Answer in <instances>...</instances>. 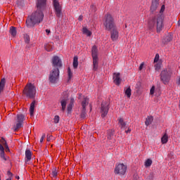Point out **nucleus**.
Instances as JSON below:
<instances>
[{
	"mask_svg": "<svg viewBox=\"0 0 180 180\" xmlns=\"http://www.w3.org/2000/svg\"><path fill=\"white\" fill-rule=\"evenodd\" d=\"M73 68L75 70H77L78 68V56H75L73 58Z\"/></svg>",
	"mask_w": 180,
	"mask_h": 180,
	"instance_id": "bb28decb",
	"label": "nucleus"
},
{
	"mask_svg": "<svg viewBox=\"0 0 180 180\" xmlns=\"http://www.w3.org/2000/svg\"><path fill=\"white\" fill-rule=\"evenodd\" d=\"M159 60H160V55L157 53L154 58V63H158Z\"/></svg>",
	"mask_w": 180,
	"mask_h": 180,
	"instance_id": "58836bf2",
	"label": "nucleus"
},
{
	"mask_svg": "<svg viewBox=\"0 0 180 180\" xmlns=\"http://www.w3.org/2000/svg\"><path fill=\"white\" fill-rule=\"evenodd\" d=\"M155 92V86H153L150 90V95H154Z\"/></svg>",
	"mask_w": 180,
	"mask_h": 180,
	"instance_id": "c9c22d12",
	"label": "nucleus"
},
{
	"mask_svg": "<svg viewBox=\"0 0 180 180\" xmlns=\"http://www.w3.org/2000/svg\"><path fill=\"white\" fill-rule=\"evenodd\" d=\"M6 180H12L11 179H6Z\"/></svg>",
	"mask_w": 180,
	"mask_h": 180,
	"instance_id": "bf43d9fd",
	"label": "nucleus"
},
{
	"mask_svg": "<svg viewBox=\"0 0 180 180\" xmlns=\"http://www.w3.org/2000/svg\"><path fill=\"white\" fill-rule=\"evenodd\" d=\"M0 151H1V153H0L1 158H2V160H4V161H8V160H9V157L5 156V148L1 143H0Z\"/></svg>",
	"mask_w": 180,
	"mask_h": 180,
	"instance_id": "dca6fc26",
	"label": "nucleus"
},
{
	"mask_svg": "<svg viewBox=\"0 0 180 180\" xmlns=\"http://www.w3.org/2000/svg\"><path fill=\"white\" fill-rule=\"evenodd\" d=\"M15 178H16V179H20L19 176H15Z\"/></svg>",
	"mask_w": 180,
	"mask_h": 180,
	"instance_id": "6e6d98bb",
	"label": "nucleus"
},
{
	"mask_svg": "<svg viewBox=\"0 0 180 180\" xmlns=\"http://www.w3.org/2000/svg\"><path fill=\"white\" fill-rule=\"evenodd\" d=\"M130 131H131V129H128L127 131H126V133H130Z\"/></svg>",
	"mask_w": 180,
	"mask_h": 180,
	"instance_id": "864d4df0",
	"label": "nucleus"
},
{
	"mask_svg": "<svg viewBox=\"0 0 180 180\" xmlns=\"http://www.w3.org/2000/svg\"><path fill=\"white\" fill-rule=\"evenodd\" d=\"M171 77H172V69L171 68H167L162 70L160 73V80L163 84H168L171 79Z\"/></svg>",
	"mask_w": 180,
	"mask_h": 180,
	"instance_id": "39448f33",
	"label": "nucleus"
},
{
	"mask_svg": "<svg viewBox=\"0 0 180 180\" xmlns=\"http://www.w3.org/2000/svg\"><path fill=\"white\" fill-rule=\"evenodd\" d=\"M46 138V134H43L42 136L40 139V143H41Z\"/></svg>",
	"mask_w": 180,
	"mask_h": 180,
	"instance_id": "a18cd8bd",
	"label": "nucleus"
},
{
	"mask_svg": "<svg viewBox=\"0 0 180 180\" xmlns=\"http://www.w3.org/2000/svg\"><path fill=\"white\" fill-rule=\"evenodd\" d=\"M124 92L125 96L127 97L129 99L131 98V88H130V86L124 88Z\"/></svg>",
	"mask_w": 180,
	"mask_h": 180,
	"instance_id": "a211bd4d",
	"label": "nucleus"
},
{
	"mask_svg": "<svg viewBox=\"0 0 180 180\" xmlns=\"http://www.w3.org/2000/svg\"><path fill=\"white\" fill-rule=\"evenodd\" d=\"M25 115L22 114L17 115V123L14 126V131H16V130H19L20 127H22V125L23 124V122H25Z\"/></svg>",
	"mask_w": 180,
	"mask_h": 180,
	"instance_id": "ddd939ff",
	"label": "nucleus"
},
{
	"mask_svg": "<svg viewBox=\"0 0 180 180\" xmlns=\"http://www.w3.org/2000/svg\"><path fill=\"white\" fill-rule=\"evenodd\" d=\"M89 103V98L88 97H83V100L82 101V113H81V117L82 119H84V117H86V106H88V104Z\"/></svg>",
	"mask_w": 180,
	"mask_h": 180,
	"instance_id": "9b49d317",
	"label": "nucleus"
},
{
	"mask_svg": "<svg viewBox=\"0 0 180 180\" xmlns=\"http://www.w3.org/2000/svg\"><path fill=\"white\" fill-rule=\"evenodd\" d=\"M172 40V35H167L165 38V43H169V41H171Z\"/></svg>",
	"mask_w": 180,
	"mask_h": 180,
	"instance_id": "7c9ffc66",
	"label": "nucleus"
},
{
	"mask_svg": "<svg viewBox=\"0 0 180 180\" xmlns=\"http://www.w3.org/2000/svg\"><path fill=\"white\" fill-rule=\"evenodd\" d=\"M60 78V70L58 68H53L51 70L49 74V82L51 84H56Z\"/></svg>",
	"mask_w": 180,
	"mask_h": 180,
	"instance_id": "0eeeda50",
	"label": "nucleus"
},
{
	"mask_svg": "<svg viewBox=\"0 0 180 180\" xmlns=\"http://www.w3.org/2000/svg\"><path fill=\"white\" fill-rule=\"evenodd\" d=\"M101 117H105L106 115H108V112H109V103L108 102H103L101 103Z\"/></svg>",
	"mask_w": 180,
	"mask_h": 180,
	"instance_id": "4468645a",
	"label": "nucleus"
},
{
	"mask_svg": "<svg viewBox=\"0 0 180 180\" xmlns=\"http://www.w3.org/2000/svg\"><path fill=\"white\" fill-rule=\"evenodd\" d=\"M91 56L93 58V70L98 71L99 58H98V48L96 46H94L91 48Z\"/></svg>",
	"mask_w": 180,
	"mask_h": 180,
	"instance_id": "423d86ee",
	"label": "nucleus"
},
{
	"mask_svg": "<svg viewBox=\"0 0 180 180\" xmlns=\"http://www.w3.org/2000/svg\"><path fill=\"white\" fill-rule=\"evenodd\" d=\"M91 9H92L93 12H96V6L94 4L91 6Z\"/></svg>",
	"mask_w": 180,
	"mask_h": 180,
	"instance_id": "ea45409f",
	"label": "nucleus"
},
{
	"mask_svg": "<svg viewBox=\"0 0 180 180\" xmlns=\"http://www.w3.org/2000/svg\"><path fill=\"white\" fill-rule=\"evenodd\" d=\"M116 141V140H114V143Z\"/></svg>",
	"mask_w": 180,
	"mask_h": 180,
	"instance_id": "052dcab7",
	"label": "nucleus"
},
{
	"mask_svg": "<svg viewBox=\"0 0 180 180\" xmlns=\"http://www.w3.org/2000/svg\"><path fill=\"white\" fill-rule=\"evenodd\" d=\"M127 171V166L124 165L123 163H120L115 166V173L118 175H124Z\"/></svg>",
	"mask_w": 180,
	"mask_h": 180,
	"instance_id": "1a4fd4ad",
	"label": "nucleus"
},
{
	"mask_svg": "<svg viewBox=\"0 0 180 180\" xmlns=\"http://www.w3.org/2000/svg\"><path fill=\"white\" fill-rule=\"evenodd\" d=\"M55 39H56V40H60V37L56 36V37H55Z\"/></svg>",
	"mask_w": 180,
	"mask_h": 180,
	"instance_id": "603ef678",
	"label": "nucleus"
},
{
	"mask_svg": "<svg viewBox=\"0 0 180 180\" xmlns=\"http://www.w3.org/2000/svg\"><path fill=\"white\" fill-rule=\"evenodd\" d=\"M177 84L178 85H180V77L178 79Z\"/></svg>",
	"mask_w": 180,
	"mask_h": 180,
	"instance_id": "3c124183",
	"label": "nucleus"
},
{
	"mask_svg": "<svg viewBox=\"0 0 180 180\" xmlns=\"http://www.w3.org/2000/svg\"><path fill=\"white\" fill-rule=\"evenodd\" d=\"M47 5V0H37V10L32 13V14L28 17L26 20V25L27 27H34V25H39L43 22L44 19V13L43 11L46 9Z\"/></svg>",
	"mask_w": 180,
	"mask_h": 180,
	"instance_id": "f257e3e1",
	"label": "nucleus"
},
{
	"mask_svg": "<svg viewBox=\"0 0 180 180\" xmlns=\"http://www.w3.org/2000/svg\"><path fill=\"white\" fill-rule=\"evenodd\" d=\"M8 175H12V173L11 172H8Z\"/></svg>",
	"mask_w": 180,
	"mask_h": 180,
	"instance_id": "5fc2aeb1",
	"label": "nucleus"
},
{
	"mask_svg": "<svg viewBox=\"0 0 180 180\" xmlns=\"http://www.w3.org/2000/svg\"><path fill=\"white\" fill-rule=\"evenodd\" d=\"M0 142L1 143V144H2L3 146H4V147L6 146H8V143H6V140H5V139H4V138H1V139Z\"/></svg>",
	"mask_w": 180,
	"mask_h": 180,
	"instance_id": "72a5a7b5",
	"label": "nucleus"
},
{
	"mask_svg": "<svg viewBox=\"0 0 180 180\" xmlns=\"http://www.w3.org/2000/svg\"><path fill=\"white\" fill-rule=\"evenodd\" d=\"M118 123L119 124H120L121 129L126 127V122H124V120H123V118H119Z\"/></svg>",
	"mask_w": 180,
	"mask_h": 180,
	"instance_id": "c85d7f7f",
	"label": "nucleus"
},
{
	"mask_svg": "<svg viewBox=\"0 0 180 180\" xmlns=\"http://www.w3.org/2000/svg\"><path fill=\"white\" fill-rule=\"evenodd\" d=\"M82 32L84 34H86L89 37L92 36V32L86 28V27H84L82 29Z\"/></svg>",
	"mask_w": 180,
	"mask_h": 180,
	"instance_id": "393cba45",
	"label": "nucleus"
},
{
	"mask_svg": "<svg viewBox=\"0 0 180 180\" xmlns=\"http://www.w3.org/2000/svg\"><path fill=\"white\" fill-rule=\"evenodd\" d=\"M157 8H158V0H155L152 2L150 12H155V11H157Z\"/></svg>",
	"mask_w": 180,
	"mask_h": 180,
	"instance_id": "6ab92c4d",
	"label": "nucleus"
},
{
	"mask_svg": "<svg viewBox=\"0 0 180 180\" xmlns=\"http://www.w3.org/2000/svg\"><path fill=\"white\" fill-rule=\"evenodd\" d=\"M162 144H167L168 143V134L165 133L161 138Z\"/></svg>",
	"mask_w": 180,
	"mask_h": 180,
	"instance_id": "5701e85b",
	"label": "nucleus"
},
{
	"mask_svg": "<svg viewBox=\"0 0 180 180\" xmlns=\"http://www.w3.org/2000/svg\"><path fill=\"white\" fill-rule=\"evenodd\" d=\"M132 180H140V177H139V175L134 174Z\"/></svg>",
	"mask_w": 180,
	"mask_h": 180,
	"instance_id": "79ce46f5",
	"label": "nucleus"
},
{
	"mask_svg": "<svg viewBox=\"0 0 180 180\" xmlns=\"http://www.w3.org/2000/svg\"><path fill=\"white\" fill-rule=\"evenodd\" d=\"M36 105V101H34L32 102V103L30 104V116H33L34 113V106Z\"/></svg>",
	"mask_w": 180,
	"mask_h": 180,
	"instance_id": "aec40b11",
	"label": "nucleus"
},
{
	"mask_svg": "<svg viewBox=\"0 0 180 180\" xmlns=\"http://www.w3.org/2000/svg\"><path fill=\"white\" fill-rule=\"evenodd\" d=\"M114 133H115V131L113 129H109L108 131H107L108 140H112V139H113Z\"/></svg>",
	"mask_w": 180,
	"mask_h": 180,
	"instance_id": "412c9836",
	"label": "nucleus"
},
{
	"mask_svg": "<svg viewBox=\"0 0 180 180\" xmlns=\"http://www.w3.org/2000/svg\"><path fill=\"white\" fill-rule=\"evenodd\" d=\"M68 113H70V112H71V110H72V103H70L68 105Z\"/></svg>",
	"mask_w": 180,
	"mask_h": 180,
	"instance_id": "e433bc0d",
	"label": "nucleus"
},
{
	"mask_svg": "<svg viewBox=\"0 0 180 180\" xmlns=\"http://www.w3.org/2000/svg\"><path fill=\"white\" fill-rule=\"evenodd\" d=\"M81 96H82V94L79 95V98H81Z\"/></svg>",
	"mask_w": 180,
	"mask_h": 180,
	"instance_id": "13d9d810",
	"label": "nucleus"
},
{
	"mask_svg": "<svg viewBox=\"0 0 180 180\" xmlns=\"http://www.w3.org/2000/svg\"><path fill=\"white\" fill-rule=\"evenodd\" d=\"M53 8L57 18H60L63 13V7L58 0H53Z\"/></svg>",
	"mask_w": 180,
	"mask_h": 180,
	"instance_id": "9d476101",
	"label": "nucleus"
},
{
	"mask_svg": "<svg viewBox=\"0 0 180 180\" xmlns=\"http://www.w3.org/2000/svg\"><path fill=\"white\" fill-rule=\"evenodd\" d=\"M57 174H58L57 169H53V171H52V173H51V176L53 178H56V176H57Z\"/></svg>",
	"mask_w": 180,
	"mask_h": 180,
	"instance_id": "f704fd0d",
	"label": "nucleus"
},
{
	"mask_svg": "<svg viewBox=\"0 0 180 180\" xmlns=\"http://www.w3.org/2000/svg\"><path fill=\"white\" fill-rule=\"evenodd\" d=\"M143 68H144V63H141L139 70V71H141V70H143Z\"/></svg>",
	"mask_w": 180,
	"mask_h": 180,
	"instance_id": "37998d69",
	"label": "nucleus"
},
{
	"mask_svg": "<svg viewBox=\"0 0 180 180\" xmlns=\"http://www.w3.org/2000/svg\"><path fill=\"white\" fill-rule=\"evenodd\" d=\"M6 148V151L8 152L9 151V146H8V145H6V146H4Z\"/></svg>",
	"mask_w": 180,
	"mask_h": 180,
	"instance_id": "09e8293b",
	"label": "nucleus"
},
{
	"mask_svg": "<svg viewBox=\"0 0 180 180\" xmlns=\"http://www.w3.org/2000/svg\"><path fill=\"white\" fill-rule=\"evenodd\" d=\"M164 11H165V6L162 5L160 9V13L164 12Z\"/></svg>",
	"mask_w": 180,
	"mask_h": 180,
	"instance_id": "49530a36",
	"label": "nucleus"
},
{
	"mask_svg": "<svg viewBox=\"0 0 180 180\" xmlns=\"http://www.w3.org/2000/svg\"><path fill=\"white\" fill-rule=\"evenodd\" d=\"M155 69L156 71H160L161 70V63H158L155 65Z\"/></svg>",
	"mask_w": 180,
	"mask_h": 180,
	"instance_id": "473e14b6",
	"label": "nucleus"
},
{
	"mask_svg": "<svg viewBox=\"0 0 180 180\" xmlns=\"http://www.w3.org/2000/svg\"><path fill=\"white\" fill-rule=\"evenodd\" d=\"M67 102H68V92L64 91L60 98V105L62 106V111L65 112L67 108Z\"/></svg>",
	"mask_w": 180,
	"mask_h": 180,
	"instance_id": "f8f14e48",
	"label": "nucleus"
},
{
	"mask_svg": "<svg viewBox=\"0 0 180 180\" xmlns=\"http://www.w3.org/2000/svg\"><path fill=\"white\" fill-rule=\"evenodd\" d=\"M9 33L13 36V37H15V36H16V27H10V30H9Z\"/></svg>",
	"mask_w": 180,
	"mask_h": 180,
	"instance_id": "cd10ccee",
	"label": "nucleus"
},
{
	"mask_svg": "<svg viewBox=\"0 0 180 180\" xmlns=\"http://www.w3.org/2000/svg\"><path fill=\"white\" fill-rule=\"evenodd\" d=\"M112 79L115 85H117V86L120 85V82H122V79H120V73L119 72L113 73Z\"/></svg>",
	"mask_w": 180,
	"mask_h": 180,
	"instance_id": "2eb2a0df",
	"label": "nucleus"
},
{
	"mask_svg": "<svg viewBox=\"0 0 180 180\" xmlns=\"http://www.w3.org/2000/svg\"><path fill=\"white\" fill-rule=\"evenodd\" d=\"M46 34H50L51 32L50 30H46Z\"/></svg>",
	"mask_w": 180,
	"mask_h": 180,
	"instance_id": "8fccbe9b",
	"label": "nucleus"
},
{
	"mask_svg": "<svg viewBox=\"0 0 180 180\" xmlns=\"http://www.w3.org/2000/svg\"><path fill=\"white\" fill-rule=\"evenodd\" d=\"M36 86L32 83H27L22 91L23 95L30 99H33L36 96Z\"/></svg>",
	"mask_w": 180,
	"mask_h": 180,
	"instance_id": "20e7f679",
	"label": "nucleus"
},
{
	"mask_svg": "<svg viewBox=\"0 0 180 180\" xmlns=\"http://www.w3.org/2000/svg\"><path fill=\"white\" fill-rule=\"evenodd\" d=\"M104 26L105 30H108L110 33V39L112 41H117L119 40V27L115 24V20L112 15L107 14L105 15V20L104 22Z\"/></svg>",
	"mask_w": 180,
	"mask_h": 180,
	"instance_id": "f03ea898",
	"label": "nucleus"
},
{
	"mask_svg": "<svg viewBox=\"0 0 180 180\" xmlns=\"http://www.w3.org/2000/svg\"><path fill=\"white\" fill-rule=\"evenodd\" d=\"M25 164H27L30 160H32V151L30 150L27 149L25 150Z\"/></svg>",
	"mask_w": 180,
	"mask_h": 180,
	"instance_id": "f3484780",
	"label": "nucleus"
},
{
	"mask_svg": "<svg viewBox=\"0 0 180 180\" xmlns=\"http://www.w3.org/2000/svg\"><path fill=\"white\" fill-rule=\"evenodd\" d=\"M156 27L157 33H161L164 29V18L162 15H156L150 19L148 22V28L149 30H154Z\"/></svg>",
	"mask_w": 180,
	"mask_h": 180,
	"instance_id": "7ed1b4c3",
	"label": "nucleus"
},
{
	"mask_svg": "<svg viewBox=\"0 0 180 180\" xmlns=\"http://www.w3.org/2000/svg\"><path fill=\"white\" fill-rule=\"evenodd\" d=\"M178 24H179V26H180V19H179V20L178 22Z\"/></svg>",
	"mask_w": 180,
	"mask_h": 180,
	"instance_id": "4d7b16f0",
	"label": "nucleus"
},
{
	"mask_svg": "<svg viewBox=\"0 0 180 180\" xmlns=\"http://www.w3.org/2000/svg\"><path fill=\"white\" fill-rule=\"evenodd\" d=\"M68 79H71L72 78V72L71 71V68H68Z\"/></svg>",
	"mask_w": 180,
	"mask_h": 180,
	"instance_id": "2f4dec72",
	"label": "nucleus"
},
{
	"mask_svg": "<svg viewBox=\"0 0 180 180\" xmlns=\"http://www.w3.org/2000/svg\"><path fill=\"white\" fill-rule=\"evenodd\" d=\"M44 49L46 51H53V44H46L44 46Z\"/></svg>",
	"mask_w": 180,
	"mask_h": 180,
	"instance_id": "a878e982",
	"label": "nucleus"
},
{
	"mask_svg": "<svg viewBox=\"0 0 180 180\" xmlns=\"http://www.w3.org/2000/svg\"><path fill=\"white\" fill-rule=\"evenodd\" d=\"M84 19V16L82 15H79L78 18V20H79L81 22V20H82Z\"/></svg>",
	"mask_w": 180,
	"mask_h": 180,
	"instance_id": "de8ad7c7",
	"label": "nucleus"
},
{
	"mask_svg": "<svg viewBox=\"0 0 180 180\" xmlns=\"http://www.w3.org/2000/svg\"><path fill=\"white\" fill-rule=\"evenodd\" d=\"M25 43H29L30 41V38L29 37V36H26L25 38Z\"/></svg>",
	"mask_w": 180,
	"mask_h": 180,
	"instance_id": "a19ab883",
	"label": "nucleus"
},
{
	"mask_svg": "<svg viewBox=\"0 0 180 180\" xmlns=\"http://www.w3.org/2000/svg\"><path fill=\"white\" fill-rule=\"evenodd\" d=\"M51 64L53 68H57L58 70H60V68L63 67V61H61L60 57L57 56H54L53 57H52Z\"/></svg>",
	"mask_w": 180,
	"mask_h": 180,
	"instance_id": "6e6552de",
	"label": "nucleus"
},
{
	"mask_svg": "<svg viewBox=\"0 0 180 180\" xmlns=\"http://www.w3.org/2000/svg\"><path fill=\"white\" fill-rule=\"evenodd\" d=\"M153 120H154V118L153 117V116L148 117L145 122L146 126H150V124H151V123H153Z\"/></svg>",
	"mask_w": 180,
	"mask_h": 180,
	"instance_id": "b1692460",
	"label": "nucleus"
},
{
	"mask_svg": "<svg viewBox=\"0 0 180 180\" xmlns=\"http://www.w3.org/2000/svg\"><path fill=\"white\" fill-rule=\"evenodd\" d=\"M5 84H6V80L5 78L1 79L0 82V94L4 91L5 88Z\"/></svg>",
	"mask_w": 180,
	"mask_h": 180,
	"instance_id": "4be33fe9",
	"label": "nucleus"
},
{
	"mask_svg": "<svg viewBox=\"0 0 180 180\" xmlns=\"http://www.w3.org/2000/svg\"><path fill=\"white\" fill-rule=\"evenodd\" d=\"M53 139H54L53 137V136H51V135L47 136V141H51V140H53Z\"/></svg>",
	"mask_w": 180,
	"mask_h": 180,
	"instance_id": "c03bdc74",
	"label": "nucleus"
},
{
	"mask_svg": "<svg viewBox=\"0 0 180 180\" xmlns=\"http://www.w3.org/2000/svg\"><path fill=\"white\" fill-rule=\"evenodd\" d=\"M152 164H153V160H151V159H148L145 162V167H151Z\"/></svg>",
	"mask_w": 180,
	"mask_h": 180,
	"instance_id": "c756f323",
	"label": "nucleus"
},
{
	"mask_svg": "<svg viewBox=\"0 0 180 180\" xmlns=\"http://www.w3.org/2000/svg\"><path fill=\"white\" fill-rule=\"evenodd\" d=\"M54 123H58L60 122V116L56 115L54 119H53Z\"/></svg>",
	"mask_w": 180,
	"mask_h": 180,
	"instance_id": "4c0bfd02",
	"label": "nucleus"
}]
</instances>
